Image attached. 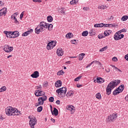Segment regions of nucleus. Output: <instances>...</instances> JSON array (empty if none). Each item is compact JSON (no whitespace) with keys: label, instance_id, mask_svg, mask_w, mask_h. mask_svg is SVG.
<instances>
[{"label":"nucleus","instance_id":"20e7f679","mask_svg":"<svg viewBox=\"0 0 128 128\" xmlns=\"http://www.w3.org/2000/svg\"><path fill=\"white\" fill-rule=\"evenodd\" d=\"M66 87H62L60 88H58L56 90V94H60L61 96H66Z\"/></svg>","mask_w":128,"mask_h":128},{"label":"nucleus","instance_id":"f8f14e48","mask_svg":"<svg viewBox=\"0 0 128 128\" xmlns=\"http://www.w3.org/2000/svg\"><path fill=\"white\" fill-rule=\"evenodd\" d=\"M8 9L6 8H4L0 10V16H6V12Z\"/></svg>","mask_w":128,"mask_h":128},{"label":"nucleus","instance_id":"a19ab883","mask_svg":"<svg viewBox=\"0 0 128 128\" xmlns=\"http://www.w3.org/2000/svg\"><path fill=\"white\" fill-rule=\"evenodd\" d=\"M82 78V76H79L78 77H76L74 80V82H78V80H80V78Z\"/></svg>","mask_w":128,"mask_h":128},{"label":"nucleus","instance_id":"6e6552de","mask_svg":"<svg viewBox=\"0 0 128 128\" xmlns=\"http://www.w3.org/2000/svg\"><path fill=\"white\" fill-rule=\"evenodd\" d=\"M56 42L52 41L48 44L46 48L48 50H52V48L56 46Z\"/></svg>","mask_w":128,"mask_h":128},{"label":"nucleus","instance_id":"5fc2aeb1","mask_svg":"<svg viewBox=\"0 0 128 128\" xmlns=\"http://www.w3.org/2000/svg\"><path fill=\"white\" fill-rule=\"evenodd\" d=\"M50 108L51 109L52 114V115H54V112H52V105H50Z\"/></svg>","mask_w":128,"mask_h":128},{"label":"nucleus","instance_id":"b1692460","mask_svg":"<svg viewBox=\"0 0 128 128\" xmlns=\"http://www.w3.org/2000/svg\"><path fill=\"white\" fill-rule=\"evenodd\" d=\"M104 23L96 24L94 25V28H104Z\"/></svg>","mask_w":128,"mask_h":128},{"label":"nucleus","instance_id":"f3484780","mask_svg":"<svg viewBox=\"0 0 128 128\" xmlns=\"http://www.w3.org/2000/svg\"><path fill=\"white\" fill-rule=\"evenodd\" d=\"M56 54L58 56H62L64 55V50L62 48H59L57 50Z\"/></svg>","mask_w":128,"mask_h":128},{"label":"nucleus","instance_id":"c03bdc74","mask_svg":"<svg viewBox=\"0 0 128 128\" xmlns=\"http://www.w3.org/2000/svg\"><path fill=\"white\" fill-rule=\"evenodd\" d=\"M105 36H106L102 34H100L99 35H98V38H99L100 40H101V38H105Z\"/></svg>","mask_w":128,"mask_h":128},{"label":"nucleus","instance_id":"79ce46f5","mask_svg":"<svg viewBox=\"0 0 128 128\" xmlns=\"http://www.w3.org/2000/svg\"><path fill=\"white\" fill-rule=\"evenodd\" d=\"M49 102H54V98L53 96H51L49 98Z\"/></svg>","mask_w":128,"mask_h":128},{"label":"nucleus","instance_id":"aec40b11","mask_svg":"<svg viewBox=\"0 0 128 128\" xmlns=\"http://www.w3.org/2000/svg\"><path fill=\"white\" fill-rule=\"evenodd\" d=\"M32 32H34V30L32 29H30L28 30L23 33L22 34V36H28V34H32Z\"/></svg>","mask_w":128,"mask_h":128},{"label":"nucleus","instance_id":"39448f33","mask_svg":"<svg viewBox=\"0 0 128 128\" xmlns=\"http://www.w3.org/2000/svg\"><path fill=\"white\" fill-rule=\"evenodd\" d=\"M124 34H122L120 32H117L114 35V40H122V38H124Z\"/></svg>","mask_w":128,"mask_h":128},{"label":"nucleus","instance_id":"473e14b6","mask_svg":"<svg viewBox=\"0 0 128 128\" xmlns=\"http://www.w3.org/2000/svg\"><path fill=\"white\" fill-rule=\"evenodd\" d=\"M64 74V72L62 70H60L57 72V75L58 76H62V74Z\"/></svg>","mask_w":128,"mask_h":128},{"label":"nucleus","instance_id":"cd10ccee","mask_svg":"<svg viewBox=\"0 0 128 128\" xmlns=\"http://www.w3.org/2000/svg\"><path fill=\"white\" fill-rule=\"evenodd\" d=\"M67 96H74V92L70 90L67 92L66 95Z\"/></svg>","mask_w":128,"mask_h":128},{"label":"nucleus","instance_id":"a18cd8bd","mask_svg":"<svg viewBox=\"0 0 128 128\" xmlns=\"http://www.w3.org/2000/svg\"><path fill=\"white\" fill-rule=\"evenodd\" d=\"M24 11H23L20 15V20H22V18L24 17Z\"/></svg>","mask_w":128,"mask_h":128},{"label":"nucleus","instance_id":"c756f323","mask_svg":"<svg viewBox=\"0 0 128 128\" xmlns=\"http://www.w3.org/2000/svg\"><path fill=\"white\" fill-rule=\"evenodd\" d=\"M47 20L48 22H52V16H49L47 17Z\"/></svg>","mask_w":128,"mask_h":128},{"label":"nucleus","instance_id":"393cba45","mask_svg":"<svg viewBox=\"0 0 128 128\" xmlns=\"http://www.w3.org/2000/svg\"><path fill=\"white\" fill-rule=\"evenodd\" d=\"M98 84H102L104 82V79L102 78H97Z\"/></svg>","mask_w":128,"mask_h":128},{"label":"nucleus","instance_id":"774afa93","mask_svg":"<svg viewBox=\"0 0 128 128\" xmlns=\"http://www.w3.org/2000/svg\"><path fill=\"white\" fill-rule=\"evenodd\" d=\"M76 86L77 88H80V86H82V85L78 84Z\"/></svg>","mask_w":128,"mask_h":128},{"label":"nucleus","instance_id":"bf43d9fd","mask_svg":"<svg viewBox=\"0 0 128 128\" xmlns=\"http://www.w3.org/2000/svg\"><path fill=\"white\" fill-rule=\"evenodd\" d=\"M88 10V8L84 7V8H83V10Z\"/></svg>","mask_w":128,"mask_h":128},{"label":"nucleus","instance_id":"338daca9","mask_svg":"<svg viewBox=\"0 0 128 128\" xmlns=\"http://www.w3.org/2000/svg\"><path fill=\"white\" fill-rule=\"evenodd\" d=\"M94 82H98V78H96V80H94Z\"/></svg>","mask_w":128,"mask_h":128},{"label":"nucleus","instance_id":"09e8293b","mask_svg":"<svg viewBox=\"0 0 128 128\" xmlns=\"http://www.w3.org/2000/svg\"><path fill=\"white\" fill-rule=\"evenodd\" d=\"M112 60L113 62H118V58H116V57L114 56L112 58Z\"/></svg>","mask_w":128,"mask_h":128},{"label":"nucleus","instance_id":"864d4df0","mask_svg":"<svg viewBox=\"0 0 128 128\" xmlns=\"http://www.w3.org/2000/svg\"><path fill=\"white\" fill-rule=\"evenodd\" d=\"M124 58H125V60H128V54H126V55L124 56Z\"/></svg>","mask_w":128,"mask_h":128},{"label":"nucleus","instance_id":"2f4dec72","mask_svg":"<svg viewBox=\"0 0 128 128\" xmlns=\"http://www.w3.org/2000/svg\"><path fill=\"white\" fill-rule=\"evenodd\" d=\"M6 86H2L0 88V92H6Z\"/></svg>","mask_w":128,"mask_h":128},{"label":"nucleus","instance_id":"603ef678","mask_svg":"<svg viewBox=\"0 0 128 128\" xmlns=\"http://www.w3.org/2000/svg\"><path fill=\"white\" fill-rule=\"evenodd\" d=\"M96 96H102V95L100 94V93L98 92L96 94Z\"/></svg>","mask_w":128,"mask_h":128},{"label":"nucleus","instance_id":"e433bc0d","mask_svg":"<svg viewBox=\"0 0 128 128\" xmlns=\"http://www.w3.org/2000/svg\"><path fill=\"white\" fill-rule=\"evenodd\" d=\"M110 30H106L104 32V36H110Z\"/></svg>","mask_w":128,"mask_h":128},{"label":"nucleus","instance_id":"ddd939ff","mask_svg":"<svg viewBox=\"0 0 128 128\" xmlns=\"http://www.w3.org/2000/svg\"><path fill=\"white\" fill-rule=\"evenodd\" d=\"M108 86L112 90H114L115 87L116 86V82H114V80L112 81L108 85Z\"/></svg>","mask_w":128,"mask_h":128},{"label":"nucleus","instance_id":"680f3d73","mask_svg":"<svg viewBox=\"0 0 128 128\" xmlns=\"http://www.w3.org/2000/svg\"><path fill=\"white\" fill-rule=\"evenodd\" d=\"M75 4H78V0H74Z\"/></svg>","mask_w":128,"mask_h":128},{"label":"nucleus","instance_id":"4d7b16f0","mask_svg":"<svg viewBox=\"0 0 128 128\" xmlns=\"http://www.w3.org/2000/svg\"><path fill=\"white\" fill-rule=\"evenodd\" d=\"M106 72H110V68H107V69H106Z\"/></svg>","mask_w":128,"mask_h":128},{"label":"nucleus","instance_id":"37998d69","mask_svg":"<svg viewBox=\"0 0 128 128\" xmlns=\"http://www.w3.org/2000/svg\"><path fill=\"white\" fill-rule=\"evenodd\" d=\"M106 7H104V5H101L100 6H98V8L99 10H104Z\"/></svg>","mask_w":128,"mask_h":128},{"label":"nucleus","instance_id":"5701e85b","mask_svg":"<svg viewBox=\"0 0 128 128\" xmlns=\"http://www.w3.org/2000/svg\"><path fill=\"white\" fill-rule=\"evenodd\" d=\"M66 110H70V112H72L73 110H74V107L72 105H69L67 106Z\"/></svg>","mask_w":128,"mask_h":128},{"label":"nucleus","instance_id":"0e129e2a","mask_svg":"<svg viewBox=\"0 0 128 128\" xmlns=\"http://www.w3.org/2000/svg\"><path fill=\"white\" fill-rule=\"evenodd\" d=\"M50 120H51V122H56V120H54V119L52 118L50 119Z\"/></svg>","mask_w":128,"mask_h":128},{"label":"nucleus","instance_id":"7c9ffc66","mask_svg":"<svg viewBox=\"0 0 128 128\" xmlns=\"http://www.w3.org/2000/svg\"><path fill=\"white\" fill-rule=\"evenodd\" d=\"M88 31H84L82 32V36H88Z\"/></svg>","mask_w":128,"mask_h":128},{"label":"nucleus","instance_id":"9d476101","mask_svg":"<svg viewBox=\"0 0 128 128\" xmlns=\"http://www.w3.org/2000/svg\"><path fill=\"white\" fill-rule=\"evenodd\" d=\"M13 109L14 108H12V107H8L6 109V114L7 116H12V114Z\"/></svg>","mask_w":128,"mask_h":128},{"label":"nucleus","instance_id":"3c124183","mask_svg":"<svg viewBox=\"0 0 128 128\" xmlns=\"http://www.w3.org/2000/svg\"><path fill=\"white\" fill-rule=\"evenodd\" d=\"M70 4H76L74 3V0H72L70 2Z\"/></svg>","mask_w":128,"mask_h":128},{"label":"nucleus","instance_id":"9b49d317","mask_svg":"<svg viewBox=\"0 0 128 128\" xmlns=\"http://www.w3.org/2000/svg\"><path fill=\"white\" fill-rule=\"evenodd\" d=\"M34 94L36 96H46L44 95V91L38 90L35 92Z\"/></svg>","mask_w":128,"mask_h":128},{"label":"nucleus","instance_id":"0eeeda50","mask_svg":"<svg viewBox=\"0 0 128 128\" xmlns=\"http://www.w3.org/2000/svg\"><path fill=\"white\" fill-rule=\"evenodd\" d=\"M118 114H113L112 115H110L106 118V120L110 122H114L115 120H116V118H118Z\"/></svg>","mask_w":128,"mask_h":128},{"label":"nucleus","instance_id":"423d86ee","mask_svg":"<svg viewBox=\"0 0 128 128\" xmlns=\"http://www.w3.org/2000/svg\"><path fill=\"white\" fill-rule=\"evenodd\" d=\"M36 124H38V120H36V117H33L30 118L29 124L31 128H34V126H36Z\"/></svg>","mask_w":128,"mask_h":128},{"label":"nucleus","instance_id":"58836bf2","mask_svg":"<svg viewBox=\"0 0 128 128\" xmlns=\"http://www.w3.org/2000/svg\"><path fill=\"white\" fill-rule=\"evenodd\" d=\"M104 28H112V24H104Z\"/></svg>","mask_w":128,"mask_h":128},{"label":"nucleus","instance_id":"a211bd4d","mask_svg":"<svg viewBox=\"0 0 128 128\" xmlns=\"http://www.w3.org/2000/svg\"><path fill=\"white\" fill-rule=\"evenodd\" d=\"M4 32L7 38H12V32L4 31Z\"/></svg>","mask_w":128,"mask_h":128},{"label":"nucleus","instance_id":"7ed1b4c3","mask_svg":"<svg viewBox=\"0 0 128 128\" xmlns=\"http://www.w3.org/2000/svg\"><path fill=\"white\" fill-rule=\"evenodd\" d=\"M47 97L45 96L40 97L38 98V102L35 104L36 106H43L44 104V102L46 100Z\"/></svg>","mask_w":128,"mask_h":128},{"label":"nucleus","instance_id":"f704fd0d","mask_svg":"<svg viewBox=\"0 0 128 128\" xmlns=\"http://www.w3.org/2000/svg\"><path fill=\"white\" fill-rule=\"evenodd\" d=\"M108 50V46H106L104 48H102V49H100V52H104V50Z\"/></svg>","mask_w":128,"mask_h":128},{"label":"nucleus","instance_id":"052dcab7","mask_svg":"<svg viewBox=\"0 0 128 128\" xmlns=\"http://www.w3.org/2000/svg\"><path fill=\"white\" fill-rule=\"evenodd\" d=\"M90 66H92V64H89L87 65V66H86V68H90Z\"/></svg>","mask_w":128,"mask_h":128},{"label":"nucleus","instance_id":"f257e3e1","mask_svg":"<svg viewBox=\"0 0 128 128\" xmlns=\"http://www.w3.org/2000/svg\"><path fill=\"white\" fill-rule=\"evenodd\" d=\"M54 25L48 24L44 22H41L40 24L35 28V32L37 34H39L40 32H42L44 30V28H48L49 30H52Z\"/></svg>","mask_w":128,"mask_h":128},{"label":"nucleus","instance_id":"49530a36","mask_svg":"<svg viewBox=\"0 0 128 128\" xmlns=\"http://www.w3.org/2000/svg\"><path fill=\"white\" fill-rule=\"evenodd\" d=\"M119 32H120V34H122V32H126V29H122L118 31Z\"/></svg>","mask_w":128,"mask_h":128},{"label":"nucleus","instance_id":"bb28decb","mask_svg":"<svg viewBox=\"0 0 128 128\" xmlns=\"http://www.w3.org/2000/svg\"><path fill=\"white\" fill-rule=\"evenodd\" d=\"M53 114H54L55 116H56L58 114V110L56 108H54L53 110Z\"/></svg>","mask_w":128,"mask_h":128},{"label":"nucleus","instance_id":"1a4fd4ad","mask_svg":"<svg viewBox=\"0 0 128 128\" xmlns=\"http://www.w3.org/2000/svg\"><path fill=\"white\" fill-rule=\"evenodd\" d=\"M13 50L14 47L10 46L8 45L6 46L4 48V50L6 52H12Z\"/></svg>","mask_w":128,"mask_h":128},{"label":"nucleus","instance_id":"f03ea898","mask_svg":"<svg viewBox=\"0 0 128 128\" xmlns=\"http://www.w3.org/2000/svg\"><path fill=\"white\" fill-rule=\"evenodd\" d=\"M124 90V85H120L113 92L112 94L114 96H118L120 92H122Z\"/></svg>","mask_w":128,"mask_h":128},{"label":"nucleus","instance_id":"ea45409f","mask_svg":"<svg viewBox=\"0 0 128 128\" xmlns=\"http://www.w3.org/2000/svg\"><path fill=\"white\" fill-rule=\"evenodd\" d=\"M42 110V106H40L38 108H37L38 112H40Z\"/></svg>","mask_w":128,"mask_h":128},{"label":"nucleus","instance_id":"412c9836","mask_svg":"<svg viewBox=\"0 0 128 128\" xmlns=\"http://www.w3.org/2000/svg\"><path fill=\"white\" fill-rule=\"evenodd\" d=\"M62 84V80H58L55 83V86H56V88H60Z\"/></svg>","mask_w":128,"mask_h":128},{"label":"nucleus","instance_id":"c9c22d12","mask_svg":"<svg viewBox=\"0 0 128 128\" xmlns=\"http://www.w3.org/2000/svg\"><path fill=\"white\" fill-rule=\"evenodd\" d=\"M113 81H114V82H115L116 86H118V84H120V80H114Z\"/></svg>","mask_w":128,"mask_h":128},{"label":"nucleus","instance_id":"2eb2a0df","mask_svg":"<svg viewBox=\"0 0 128 128\" xmlns=\"http://www.w3.org/2000/svg\"><path fill=\"white\" fill-rule=\"evenodd\" d=\"M20 112L18 111V109L15 108H13V110L12 111V114H11L12 116H18Z\"/></svg>","mask_w":128,"mask_h":128},{"label":"nucleus","instance_id":"e2e57ef3","mask_svg":"<svg viewBox=\"0 0 128 128\" xmlns=\"http://www.w3.org/2000/svg\"><path fill=\"white\" fill-rule=\"evenodd\" d=\"M96 98L98 100H102V96H96Z\"/></svg>","mask_w":128,"mask_h":128},{"label":"nucleus","instance_id":"4468645a","mask_svg":"<svg viewBox=\"0 0 128 128\" xmlns=\"http://www.w3.org/2000/svg\"><path fill=\"white\" fill-rule=\"evenodd\" d=\"M30 76L33 78H38L40 76V73L38 71H35L30 75Z\"/></svg>","mask_w":128,"mask_h":128},{"label":"nucleus","instance_id":"72a5a7b5","mask_svg":"<svg viewBox=\"0 0 128 128\" xmlns=\"http://www.w3.org/2000/svg\"><path fill=\"white\" fill-rule=\"evenodd\" d=\"M72 34L70 32L68 33L66 36V38H72Z\"/></svg>","mask_w":128,"mask_h":128},{"label":"nucleus","instance_id":"4c0bfd02","mask_svg":"<svg viewBox=\"0 0 128 128\" xmlns=\"http://www.w3.org/2000/svg\"><path fill=\"white\" fill-rule=\"evenodd\" d=\"M60 12L61 14H66V10L64 9V8H61Z\"/></svg>","mask_w":128,"mask_h":128},{"label":"nucleus","instance_id":"4be33fe9","mask_svg":"<svg viewBox=\"0 0 128 128\" xmlns=\"http://www.w3.org/2000/svg\"><path fill=\"white\" fill-rule=\"evenodd\" d=\"M112 89L111 88H110V87H108V86H107V88H106V94H108V96H110V94H112Z\"/></svg>","mask_w":128,"mask_h":128},{"label":"nucleus","instance_id":"dca6fc26","mask_svg":"<svg viewBox=\"0 0 128 128\" xmlns=\"http://www.w3.org/2000/svg\"><path fill=\"white\" fill-rule=\"evenodd\" d=\"M16 16H18V14L15 13L14 14H13L11 16V18H12V20H14V22L15 24H20V22H18V20L16 19Z\"/></svg>","mask_w":128,"mask_h":128},{"label":"nucleus","instance_id":"13d9d810","mask_svg":"<svg viewBox=\"0 0 128 128\" xmlns=\"http://www.w3.org/2000/svg\"><path fill=\"white\" fill-rule=\"evenodd\" d=\"M4 120V118L2 115H0V120Z\"/></svg>","mask_w":128,"mask_h":128},{"label":"nucleus","instance_id":"6e6d98bb","mask_svg":"<svg viewBox=\"0 0 128 128\" xmlns=\"http://www.w3.org/2000/svg\"><path fill=\"white\" fill-rule=\"evenodd\" d=\"M56 104H60V101L59 100H57L56 101Z\"/></svg>","mask_w":128,"mask_h":128},{"label":"nucleus","instance_id":"c85d7f7f","mask_svg":"<svg viewBox=\"0 0 128 128\" xmlns=\"http://www.w3.org/2000/svg\"><path fill=\"white\" fill-rule=\"evenodd\" d=\"M128 18V16H122L121 18V20L122 22H126V20H127Z\"/></svg>","mask_w":128,"mask_h":128},{"label":"nucleus","instance_id":"6ab92c4d","mask_svg":"<svg viewBox=\"0 0 128 128\" xmlns=\"http://www.w3.org/2000/svg\"><path fill=\"white\" fill-rule=\"evenodd\" d=\"M12 38H18L20 36V32L18 31H15L12 32Z\"/></svg>","mask_w":128,"mask_h":128},{"label":"nucleus","instance_id":"de8ad7c7","mask_svg":"<svg viewBox=\"0 0 128 128\" xmlns=\"http://www.w3.org/2000/svg\"><path fill=\"white\" fill-rule=\"evenodd\" d=\"M48 86V82L46 81L44 82L43 84V86Z\"/></svg>","mask_w":128,"mask_h":128},{"label":"nucleus","instance_id":"69168bd1","mask_svg":"<svg viewBox=\"0 0 128 128\" xmlns=\"http://www.w3.org/2000/svg\"><path fill=\"white\" fill-rule=\"evenodd\" d=\"M124 99L126 100V102H128V96H125Z\"/></svg>","mask_w":128,"mask_h":128},{"label":"nucleus","instance_id":"8fccbe9b","mask_svg":"<svg viewBox=\"0 0 128 128\" xmlns=\"http://www.w3.org/2000/svg\"><path fill=\"white\" fill-rule=\"evenodd\" d=\"M94 29H92V30H90L89 32V34L91 35L92 36L94 34Z\"/></svg>","mask_w":128,"mask_h":128},{"label":"nucleus","instance_id":"a878e982","mask_svg":"<svg viewBox=\"0 0 128 128\" xmlns=\"http://www.w3.org/2000/svg\"><path fill=\"white\" fill-rule=\"evenodd\" d=\"M86 56V54L82 53L79 55V60H84V58Z\"/></svg>","mask_w":128,"mask_h":128}]
</instances>
